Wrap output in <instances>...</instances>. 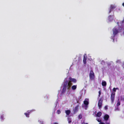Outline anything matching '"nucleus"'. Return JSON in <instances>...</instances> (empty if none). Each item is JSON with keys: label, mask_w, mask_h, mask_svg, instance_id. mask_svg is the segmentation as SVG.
Listing matches in <instances>:
<instances>
[{"label": "nucleus", "mask_w": 124, "mask_h": 124, "mask_svg": "<svg viewBox=\"0 0 124 124\" xmlns=\"http://www.w3.org/2000/svg\"><path fill=\"white\" fill-rule=\"evenodd\" d=\"M113 10L111 9H110V10L109 11V13H110L112 11V10Z\"/></svg>", "instance_id": "nucleus-25"}, {"label": "nucleus", "mask_w": 124, "mask_h": 124, "mask_svg": "<svg viewBox=\"0 0 124 124\" xmlns=\"http://www.w3.org/2000/svg\"><path fill=\"white\" fill-rule=\"evenodd\" d=\"M101 84L103 86H105L106 85L107 83L105 81H102Z\"/></svg>", "instance_id": "nucleus-12"}, {"label": "nucleus", "mask_w": 124, "mask_h": 124, "mask_svg": "<svg viewBox=\"0 0 124 124\" xmlns=\"http://www.w3.org/2000/svg\"><path fill=\"white\" fill-rule=\"evenodd\" d=\"M58 124L56 122H55L54 124Z\"/></svg>", "instance_id": "nucleus-29"}, {"label": "nucleus", "mask_w": 124, "mask_h": 124, "mask_svg": "<svg viewBox=\"0 0 124 124\" xmlns=\"http://www.w3.org/2000/svg\"><path fill=\"white\" fill-rule=\"evenodd\" d=\"M97 121L99 122L100 123H101V119H97Z\"/></svg>", "instance_id": "nucleus-21"}, {"label": "nucleus", "mask_w": 124, "mask_h": 124, "mask_svg": "<svg viewBox=\"0 0 124 124\" xmlns=\"http://www.w3.org/2000/svg\"><path fill=\"white\" fill-rule=\"evenodd\" d=\"M68 122L69 123H70L71 122V119L68 118Z\"/></svg>", "instance_id": "nucleus-16"}, {"label": "nucleus", "mask_w": 124, "mask_h": 124, "mask_svg": "<svg viewBox=\"0 0 124 124\" xmlns=\"http://www.w3.org/2000/svg\"><path fill=\"white\" fill-rule=\"evenodd\" d=\"M101 94V91H99V94L98 95V96H99V97H100V96Z\"/></svg>", "instance_id": "nucleus-24"}, {"label": "nucleus", "mask_w": 124, "mask_h": 124, "mask_svg": "<svg viewBox=\"0 0 124 124\" xmlns=\"http://www.w3.org/2000/svg\"><path fill=\"white\" fill-rule=\"evenodd\" d=\"M70 111L69 110H67L65 111V113L67 115H69L70 113Z\"/></svg>", "instance_id": "nucleus-15"}, {"label": "nucleus", "mask_w": 124, "mask_h": 124, "mask_svg": "<svg viewBox=\"0 0 124 124\" xmlns=\"http://www.w3.org/2000/svg\"><path fill=\"white\" fill-rule=\"evenodd\" d=\"M79 107V105H78L75 107L74 109H73V111L74 112L76 113L78 111V108Z\"/></svg>", "instance_id": "nucleus-7"}, {"label": "nucleus", "mask_w": 124, "mask_h": 124, "mask_svg": "<svg viewBox=\"0 0 124 124\" xmlns=\"http://www.w3.org/2000/svg\"><path fill=\"white\" fill-rule=\"evenodd\" d=\"M115 93L114 92H112L111 96V99L112 103H113L114 101Z\"/></svg>", "instance_id": "nucleus-5"}, {"label": "nucleus", "mask_w": 124, "mask_h": 124, "mask_svg": "<svg viewBox=\"0 0 124 124\" xmlns=\"http://www.w3.org/2000/svg\"><path fill=\"white\" fill-rule=\"evenodd\" d=\"M77 85H73L71 87V88L73 90H75L77 88Z\"/></svg>", "instance_id": "nucleus-11"}, {"label": "nucleus", "mask_w": 124, "mask_h": 124, "mask_svg": "<svg viewBox=\"0 0 124 124\" xmlns=\"http://www.w3.org/2000/svg\"><path fill=\"white\" fill-rule=\"evenodd\" d=\"M99 124H105L104 123L101 122V123H99Z\"/></svg>", "instance_id": "nucleus-27"}, {"label": "nucleus", "mask_w": 124, "mask_h": 124, "mask_svg": "<svg viewBox=\"0 0 124 124\" xmlns=\"http://www.w3.org/2000/svg\"><path fill=\"white\" fill-rule=\"evenodd\" d=\"M1 118L3 120L4 119L3 116H1Z\"/></svg>", "instance_id": "nucleus-26"}, {"label": "nucleus", "mask_w": 124, "mask_h": 124, "mask_svg": "<svg viewBox=\"0 0 124 124\" xmlns=\"http://www.w3.org/2000/svg\"><path fill=\"white\" fill-rule=\"evenodd\" d=\"M122 5L124 7V2L123 3Z\"/></svg>", "instance_id": "nucleus-31"}, {"label": "nucleus", "mask_w": 124, "mask_h": 124, "mask_svg": "<svg viewBox=\"0 0 124 124\" xmlns=\"http://www.w3.org/2000/svg\"><path fill=\"white\" fill-rule=\"evenodd\" d=\"M61 112L60 110H58L57 111V113H58V114H60L61 113Z\"/></svg>", "instance_id": "nucleus-20"}, {"label": "nucleus", "mask_w": 124, "mask_h": 124, "mask_svg": "<svg viewBox=\"0 0 124 124\" xmlns=\"http://www.w3.org/2000/svg\"><path fill=\"white\" fill-rule=\"evenodd\" d=\"M113 34L114 36L118 32V31L117 29L114 27L113 30Z\"/></svg>", "instance_id": "nucleus-6"}, {"label": "nucleus", "mask_w": 124, "mask_h": 124, "mask_svg": "<svg viewBox=\"0 0 124 124\" xmlns=\"http://www.w3.org/2000/svg\"><path fill=\"white\" fill-rule=\"evenodd\" d=\"M116 88H113V91L114 92H116Z\"/></svg>", "instance_id": "nucleus-23"}, {"label": "nucleus", "mask_w": 124, "mask_h": 124, "mask_svg": "<svg viewBox=\"0 0 124 124\" xmlns=\"http://www.w3.org/2000/svg\"><path fill=\"white\" fill-rule=\"evenodd\" d=\"M82 124H88V123H85L84 122H82Z\"/></svg>", "instance_id": "nucleus-28"}, {"label": "nucleus", "mask_w": 124, "mask_h": 124, "mask_svg": "<svg viewBox=\"0 0 124 124\" xmlns=\"http://www.w3.org/2000/svg\"><path fill=\"white\" fill-rule=\"evenodd\" d=\"M116 90L117 89L118 90H119V88H118L117 87L116 88Z\"/></svg>", "instance_id": "nucleus-30"}, {"label": "nucleus", "mask_w": 124, "mask_h": 124, "mask_svg": "<svg viewBox=\"0 0 124 124\" xmlns=\"http://www.w3.org/2000/svg\"><path fill=\"white\" fill-rule=\"evenodd\" d=\"M69 79L70 80V81L67 82L68 85L67 86V89L68 90L70 89V88L72 85V83L71 82H72L74 83H75L77 82V80L76 79L72 78L70 77L69 78Z\"/></svg>", "instance_id": "nucleus-1"}, {"label": "nucleus", "mask_w": 124, "mask_h": 124, "mask_svg": "<svg viewBox=\"0 0 124 124\" xmlns=\"http://www.w3.org/2000/svg\"><path fill=\"white\" fill-rule=\"evenodd\" d=\"M103 102V100L101 98H100L98 101V106L99 109L101 108Z\"/></svg>", "instance_id": "nucleus-4"}, {"label": "nucleus", "mask_w": 124, "mask_h": 124, "mask_svg": "<svg viewBox=\"0 0 124 124\" xmlns=\"http://www.w3.org/2000/svg\"><path fill=\"white\" fill-rule=\"evenodd\" d=\"M27 113H24V114L26 117H29V115L30 114V111H29V110H28L27 111Z\"/></svg>", "instance_id": "nucleus-10"}, {"label": "nucleus", "mask_w": 124, "mask_h": 124, "mask_svg": "<svg viewBox=\"0 0 124 124\" xmlns=\"http://www.w3.org/2000/svg\"><path fill=\"white\" fill-rule=\"evenodd\" d=\"M109 118V116L107 114H106L103 117L104 120L105 121L108 120Z\"/></svg>", "instance_id": "nucleus-8"}, {"label": "nucleus", "mask_w": 124, "mask_h": 124, "mask_svg": "<svg viewBox=\"0 0 124 124\" xmlns=\"http://www.w3.org/2000/svg\"><path fill=\"white\" fill-rule=\"evenodd\" d=\"M120 101H118L116 104V105L117 106H118L119 105H120Z\"/></svg>", "instance_id": "nucleus-18"}, {"label": "nucleus", "mask_w": 124, "mask_h": 124, "mask_svg": "<svg viewBox=\"0 0 124 124\" xmlns=\"http://www.w3.org/2000/svg\"><path fill=\"white\" fill-rule=\"evenodd\" d=\"M106 124H109V123H106Z\"/></svg>", "instance_id": "nucleus-32"}, {"label": "nucleus", "mask_w": 124, "mask_h": 124, "mask_svg": "<svg viewBox=\"0 0 124 124\" xmlns=\"http://www.w3.org/2000/svg\"><path fill=\"white\" fill-rule=\"evenodd\" d=\"M89 76L90 79L92 80L94 79V74L93 70H91L90 71Z\"/></svg>", "instance_id": "nucleus-3"}, {"label": "nucleus", "mask_w": 124, "mask_h": 124, "mask_svg": "<svg viewBox=\"0 0 124 124\" xmlns=\"http://www.w3.org/2000/svg\"><path fill=\"white\" fill-rule=\"evenodd\" d=\"M115 8V7H114V6H113L112 5H111L110 6V8L111 9H112V10H113Z\"/></svg>", "instance_id": "nucleus-17"}, {"label": "nucleus", "mask_w": 124, "mask_h": 124, "mask_svg": "<svg viewBox=\"0 0 124 124\" xmlns=\"http://www.w3.org/2000/svg\"><path fill=\"white\" fill-rule=\"evenodd\" d=\"M86 56V54H85L84 55L83 62L85 64L86 63V60H87V58Z\"/></svg>", "instance_id": "nucleus-9"}, {"label": "nucleus", "mask_w": 124, "mask_h": 124, "mask_svg": "<svg viewBox=\"0 0 124 124\" xmlns=\"http://www.w3.org/2000/svg\"><path fill=\"white\" fill-rule=\"evenodd\" d=\"M84 104L86 106H87L89 104V102L88 101L85 100L84 101Z\"/></svg>", "instance_id": "nucleus-14"}, {"label": "nucleus", "mask_w": 124, "mask_h": 124, "mask_svg": "<svg viewBox=\"0 0 124 124\" xmlns=\"http://www.w3.org/2000/svg\"><path fill=\"white\" fill-rule=\"evenodd\" d=\"M68 81H65L63 85V88L62 89V93H65L66 90V88L67 87V85Z\"/></svg>", "instance_id": "nucleus-2"}, {"label": "nucleus", "mask_w": 124, "mask_h": 124, "mask_svg": "<svg viewBox=\"0 0 124 124\" xmlns=\"http://www.w3.org/2000/svg\"><path fill=\"white\" fill-rule=\"evenodd\" d=\"M102 115L101 113L100 112H98L96 114V116L98 117H100Z\"/></svg>", "instance_id": "nucleus-13"}, {"label": "nucleus", "mask_w": 124, "mask_h": 124, "mask_svg": "<svg viewBox=\"0 0 124 124\" xmlns=\"http://www.w3.org/2000/svg\"><path fill=\"white\" fill-rule=\"evenodd\" d=\"M78 118L80 119H81L82 118V115L81 114H80L78 116Z\"/></svg>", "instance_id": "nucleus-19"}, {"label": "nucleus", "mask_w": 124, "mask_h": 124, "mask_svg": "<svg viewBox=\"0 0 124 124\" xmlns=\"http://www.w3.org/2000/svg\"><path fill=\"white\" fill-rule=\"evenodd\" d=\"M104 108L105 110H107L108 109V106H105L104 107Z\"/></svg>", "instance_id": "nucleus-22"}]
</instances>
